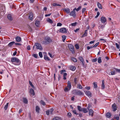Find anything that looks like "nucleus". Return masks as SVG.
I'll return each instance as SVG.
<instances>
[{
	"label": "nucleus",
	"mask_w": 120,
	"mask_h": 120,
	"mask_svg": "<svg viewBox=\"0 0 120 120\" xmlns=\"http://www.w3.org/2000/svg\"><path fill=\"white\" fill-rule=\"evenodd\" d=\"M53 111V109L52 108L50 110V114H52V112Z\"/></svg>",
	"instance_id": "obj_60"
},
{
	"label": "nucleus",
	"mask_w": 120,
	"mask_h": 120,
	"mask_svg": "<svg viewBox=\"0 0 120 120\" xmlns=\"http://www.w3.org/2000/svg\"><path fill=\"white\" fill-rule=\"evenodd\" d=\"M75 47L77 49H78L79 48V47L78 44H76L75 45Z\"/></svg>",
	"instance_id": "obj_49"
},
{
	"label": "nucleus",
	"mask_w": 120,
	"mask_h": 120,
	"mask_svg": "<svg viewBox=\"0 0 120 120\" xmlns=\"http://www.w3.org/2000/svg\"><path fill=\"white\" fill-rule=\"evenodd\" d=\"M100 15V13L99 12H98L97 13V15L95 17V18L98 17Z\"/></svg>",
	"instance_id": "obj_56"
},
{
	"label": "nucleus",
	"mask_w": 120,
	"mask_h": 120,
	"mask_svg": "<svg viewBox=\"0 0 120 120\" xmlns=\"http://www.w3.org/2000/svg\"><path fill=\"white\" fill-rule=\"evenodd\" d=\"M62 37L63 38V41H64L66 39V36L65 35H63L62 36Z\"/></svg>",
	"instance_id": "obj_44"
},
{
	"label": "nucleus",
	"mask_w": 120,
	"mask_h": 120,
	"mask_svg": "<svg viewBox=\"0 0 120 120\" xmlns=\"http://www.w3.org/2000/svg\"><path fill=\"white\" fill-rule=\"evenodd\" d=\"M47 21L50 23H53V22L52 20L50 19L49 18L48 19H47Z\"/></svg>",
	"instance_id": "obj_30"
},
{
	"label": "nucleus",
	"mask_w": 120,
	"mask_h": 120,
	"mask_svg": "<svg viewBox=\"0 0 120 120\" xmlns=\"http://www.w3.org/2000/svg\"><path fill=\"white\" fill-rule=\"evenodd\" d=\"M98 8L100 9H102V7L101 4L99 2H98L97 4Z\"/></svg>",
	"instance_id": "obj_26"
},
{
	"label": "nucleus",
	"mask_w": 120,
	"mask_h": 120,
	"mask_svg": "<svg viewBox=\"0 0 120 120\" xmlns=\"http://www.w3.org/2000/svg\"><path fill=\"white\" fill-rule=\"evenodd\" d=\"M52 120H61V119L59 117H56L53 118Z\"/></svg>",
	"instance_id": "obj_25"
},
{
	"label": "nucleus",
	"mask_w": 120,
	"mask_h": 120,
	"mask_svg": "<svg viewBox=\"0 0 120 120\" xmlns=\"http://www.w3.org/2000/svg\"><path fill=\"white\" fill-rule=\"evenodd\" d=\"M77 22H75L74 23H72L71 24V25L72 26H75L77 24Z\"/></svg>",
	"instance_id": "obj_40"
},
{
	"label": "nucleus",
	"mask_w": 120,
	"mask_h": 120,
	"mask_svg": "<svg viewBox=\"0 0 120 120\" xmlns=\"http://www.w3.org/2000/svg\"><path fill=\"white\" fill-rule=\"evenodd\" d=\"M68 47L69 48L70 50L72 51V53H74V47L71 44H69L68 45Z\"/></svg>",
	"instance_id": "obj_6"
},
{
	"label": "nucleus",
	"mask_w": 120,
	"mask_h": 120,
	"mask_svg": "<svg viewBox=\"0 0 120 120\" xmlns=\"http://www.w3.org/2000/svg\"><path fill=\"white\" fill-rule=\"evenodd\" d=\"M78 58L82 62L84 61V60L83 58L82 57L80 56Z\"/></svg>",
	"instance_id": "obj_34"
},
{
	"label": "nucleus",
	"mask_w": 120,
	"mask_h": 120,
	"mask_svg": "<svg viewBox=\"0 0 120 120\" xmlns=\"http://www.w3.org/2000/svg\"><path fill=\"white\" fill-rule=\"evenodd\" d=\"M70 89L68 88L67 87H66L64 89V90L65 92H67Z\"/></svg>",
	"instance_id": "obj_43"
},
{
	"label": "nucleus",
	"mask_w": 120,
	"mask_h": 120,
	"mask_svg": "<svg viewBox=\"0 0 120 120\" xmlns=\"http://www.w3.org/2000/svg\"><path fill=\"white\" fill-rule=\"evenodd\" d=\"M115 44L117 48L118 49H119L120 48L119 45L117 43H116Z\"/></svg>",
	"instance_id": "obj_52"
},
{
	"label": "nucleus",
	"mask_w": 120,
	"mask_h": 120,
	"mask_svg": "<svg viewBox=\"0 0 120 120\" xmlns=\"http://www.w3.org/2000/svg\"><path fill=\"white\" fill-rule=\"evenodd\" d=\"M67 75V74L66 73H64V75H63V76H64L63 79L64 80H66V76Z\"/></svg>",
	"instance_id": "obj_33"
},
{
	"label": "nucleus",
	"mask_w": 120,
	"mask_h": 120,
	"mask_svg": "<svg viewBox=\"0 0 120 120\" xmlns=\"http://www.w3.org/2000/svg\"><path fill=\"white\" fill-rule=\"evenodd\" d=\"M40 103L42 105H46L45 102L42 100H41L40 101Z\"/></svg>",
	"instance_id": "obj_32"
},
{
	"label": "nucleus",
	"mask_w": 120,
	"mask_h": 120,
	"mask_svg": "<svg viewBox=\"0 0 120 120\" xmlns=\"http://www.w3.org/2000/svg\"><path fill=\"white\" fill-rule=\"evenodd\" d=\"M44 59L46 60L49 61L50 60V59L48 58V57L47 55H45L44 56Z\"/></svg>",
	"instance_id": "obj_31"
},
{
	"label": "nucleus",
	"mask_w": 120,
	"mask_h": 120,
	"mask_svg": "<svg viewBox=\"0 0 120 120\" xmlns=\"http://www.w3.org/2000/svg\"><path fill=\"white\" fill-rule=\"evenodd\" d=\"M67 115L70 117L71 116V114L70 112L68 113Z\"/></svg>",
	"instance_id": "obj_62"
},
{
	"label": "nucleus",
	"mask_w": 120,
	"mask_h": 120,
	"mask_svg": "<svg viewBox=\"0 0 120 120\" xmlns=\"http://www.w3.org/2000/svg\"><path fill=\"white\" fill-rule=\"evenodd\" d=\"M81 111H82L84 113H86L88 112V111L87 109L84 108H82Z\"/></svg>",
	"instance_id": "obj_18"
},
{
	"label": "nucleus",
	"mask_w": 120,
	"mask_h": 120,
	"mask_svg": "<svg viewBox=\"0 0 120 120\" xmlns=\"http://www.w3.org/2000/svg\"><path fill=\"white\" fill-rule=\"evenodd\" d=\"M77 88L80 89H82V87L81 85L80 84H77Z\"/></svg>",
	"instance_id": "obj_28"
},
{
	"label": "nucleus",
	"mask_w": 120,
	"mask_h": 120,
	"mask_svg": "<svg viewBox=\"0 0 120 120\" xmlns=\"http://www.w3.org/2000/svg\"><path fill=\"white\" fill-rule=\"evenodd\" d=\"M70 69L72 71H74L76 69L75 67L73 66H70Z\"/></svg>",
	"instance_id": "obj_15"
},
{
	"label": "nucleus",
	"mask_w": 120,
	"mask_h": 120,
	"mask_svg": "<svg viewBox=\"0 0 120 120\" xmlns=\"http://www.w3.org/2000/svg\"><path fill=\"white\" fill-rule=\"evenodd\" d=\"M73 92L75 93V94L77 95L81 96L83 94V93L80 90H74Z\"/></svg>",
	"instance_id": "obj_4"
},
{
	"label": "nucleus",
	"mask_w": 120,
	"mask_h": 120,
	"mask_svg": "<svg viewBox=\"0 0 120 120\" xmlns=\"http://www.w3.org/2000/svg\"><path fill=\"white\" fill-rule=\"evenodd\" d=\"M59 30L60 32L63 33H66L67 32L66 29L65 28H62L60 29Z\"/></svg>",
	"instance_id": "obj_7"
},
{
	"label": "nucleus",
	"mask_w": 120,
	"mask_h": 120,
	"mask_svg": "<svg viewBox=\"0 0 120 120\" xmlns=\"http://www.w3.org/2000/svg\"><path fill=\"white\" fill-rule=\"evenodd\" d=\"M72 112L73 113H74L75 114H76V115H77L78 114L76 113L75 110H73L72 111Z\"/></svg>",
	"instance_id": "obj_61"
},
{
	"label": "nucleus",
	"mask_w": 120,
	"mask_h": 120,
	"mask_svg": "<svg viewBox=\"0 0 120 120\" xmlns=\"http://www.w3.org/2000/svg\"><path fill=\"white\" fill-rule=\"evenodd\" d=\"M15 43V42L14 41L11 42L8 44V45L9 47H11Z\"/></svg>",
	"instance_id": "obj_20"
},
{
	"label": "nucleus",
	"mask_w": 120,
	"mask_h": 120,
	"mask_svg": "<svg viewBox=\"0 0 120 120\" xmlns=\"http://www.w3.org/2000/svg\"><path fill=\"white\" fill-rule=\"evenodd\" d=\"M77 78H75L74 79V81L75 84H76L77 83Z\"/></svg>",
	"instance_id": "obj_48"
},
{
	"label": "nucleus",
	"mask_w": 120,
	"mask_h": 120,
	"mask_svg": "<svg viewBox=\"0 0 120 120\" xmlns=\"http://www.w3.org/2000/svg\"><path fill=\"white\" fill-rule=\"evenodd\" d=\"M94 111L91 109H90L89 112V115L92 116H93Z\"/></svg>",
	"instance_id": "obj_14"
},
{
	"label": "nucleus",
	"mask_w": 120,
	"mask_h": 120,
	"mask_svg": "<svg viewBox=\"0 0 120 120\" xmlns=\"http://www.w3.org/2000/svg\"><path fill=\"white\" fill-rule=\"evenodd\" d=\"M94 88H96L97 87V82H95L93 83Z\"/></svg>",
	"instance_id": "obj_38"
},
{
	"label": "nucleus",
	"mask_w": 120,
	"mask_h": 120,
	"mask_svg": "<svg viewBox=\"0 0 120 120\" xmlns=\"http://www.w3.org/2000/svg\"><path fill=\"white\" fill-rule=\"evenodd\" d=\"M68 85L67 87L69 89H70L71 87V83L70 81H68Z\"/></svg>",
	"instance_id": "obj_16"
},
{
	"label": "nucleus",
	"mask_w": 120,
	"mask_h": 120,
	"mask_svg": "<svg viewBox=\"0 0 120 120\" xmlns=\"http://www.w3.org/2000/svg\"><path fill=\"white\" fill-rule=\"evenodd\" d=\"M114 69L115 70L116 72L120 73V69H118L117 68H114Z\"/></svg>",
	"instance_id": "obj_37"
},
{
	"label": "nucleus",
	"mask_w": 120,
	"mask_h": 120,
	"mask_svg": "<svg viewBox=\"0 0 120 120\" xmlns=\"http://www.w3.org/2000/svg\"><path fill=\"white\" fill-rule=\"evenodd\" d=\"M105 27V26L104 25H101V26H99L98 27V28L99 30H100L101 29H103Z\"/></svg>",
	"instance_id": "obj_41"
},
{
	"label": "nucleus",
	"mask_w": 120,
	"mask_h": 120,
	"mask_svg": "<svg viewBox=\"0 0 120 120\" xmlns=\"http://www.w3.org/2000/svg\"><path fill=\"white\" fill-rule=\"evenodd\" d=\"M49 112H50V110H47L46 112V114L48 115H49Z\"/></svg>",
	"instance_id": "obj_54"
},
{
	"label": "nucleus",
	"mask_w": 120,
	"mask_h": 120,
	"mask_svg": "<svg viewBox=\"0 0 120 120\" xmlns=\"http://www.w3.org/2000/svg\"><path fill=\"white\" fill-rule=\"evenodd\" d=\"M27 49L29 50H30V48L29 45L27 46Z\"/></svg>",
	"instance_id": "obj_64"
},
{
	"label": "nucleus",
	"mask_w": 120,
	"mask_h": 120,
	"mask_svg": "<svg viewBox=\"0 0 120 120\" xmlns=\"http://www.w3.org/2000/svg\"><path fill=\"white\" fill-rule=\"evenodd\" d=\"M52 5L53 6H60V5L59 4H57L56 3H54L52 4Z\"/></svg>",
	"instance_id": "obj_46"
},
{
	"label": "nucleus",
	"mask_w": 120,
	"mask_h": 120,
	"mask_svg": "<svg viewBox=\"0 0 120 120\" xmlns=\"http://www.w3.org/2000/svg\"><path fill=\"white\" fill-rule=\"evenodd\" d=\"M99 42L97 43L94 45V46H93V47H96L99 44Z\"/></svg>",
	"instance_id": "obj_53"
},
{
	"label": "nucleus",
	"mask_w": 120,
	"mask_h": 120,
	"mask_svg": "<svg viewBox=\"0 0 120 120\" xmlns=\"http://www.w3.org/2000/svg\"><path fill=\"white\" fill-rule=\"evenodd\" d=\"M39 56L41 58H42V57L43 56L42 53L41 52H39Z\"/></svg>",
	"instance_id": "obj_47"
},
{
	"label": "nucleus",
	"mask_w": 120,
	"mask_h": 120,
	"mask_svg": "<svg viewBox=\"0 0 120 120\" xmlns=\"http://www.w3.org/2000/svg\"><path fill=\"white\" fill-rule=\"evenodd\" d=\"M77 108L78 110L80 111H81L82 110V108H81V107L80 106H78L77 107Z\"/></svg>",
	"instance_id": "obj_42"
},
{
	"label": "nucleus",
	"mask_w": 120,
	"mask_h": 120,
	"mask_svg": "<svg viewBox=\"0 0 120 120\" xmlns=\"http://www.w3.org/2000/svg\"><path fill=\"white\" fill-rule=\"evenodd\" d=\"M11 61L12 62H15V63L14 64L16 65H19L20 63L19 60L16 57H13L11 58Z\"/></svg>",
	"instance_id": "obj_1"
},
{
	"label": "nucleus",
	"mask_w": 120,
	"mask_h": 120,
	"mask_svg": "<svg viewBox=\"0 0 120 120\" xmlns=\"http://www.w3.org/2000/svg\"><path fill=\"white\" fill-rule=\"evenodd\" d=\"M97 58H95L93 59L92 60V61L93 62H95L97 61Z\"/></svg>",
	"instance_id": "obj_59"
},
{
	"label": "nucleus",
	"mask_w": 120,
	"mask_h": 120,
	"mask_svg": "<svg viewBox=\"0 0 120 120\" xmlns=\"http://www.w3.org/2000/svg\"><path fill=\"white\" fill-rule=\"evenodd\" d=\"M100 41H103V42L104 43H105L106 42V40L103 38H101L100 39Z\"/></svg>",
	"instance_id": "obj_58"
},
{
	"label": "nucleus",
	"mask_w": 120,
	"mask_h": 120,
	"mask_svg": "<svg viewBox=\"0 0 120 120\" xmlns=\"http://www.w3.org/2000/svg\"><path fill=\"white\" fill-rule=\"evenodd\" d=\"M115 117L117 120H119V117L118 116H115Z\"/></svg>",
	"instance_id": "obj_63"
},
{
	"label": "nucleus",
	"mask_w": 120,
	"mask_h": 120,
	"mask_svg": "<svg viewBox=\"0 0 120 120\" xmlns=\"http://www.w3.org/2000/svg\"><path fill=\"white\" fill-rule=\"evenodd\" d=\"M111 116V113L109 112L107 113L106 114V116L108 118L110 117Z\"/></svg>",
	"instance_id": "obj_29"
},
{
	"label": "nucleus",
	"mask_w": 120,
	"mask_h": 120,
	"mask_svg": "<svg viewBox=\"0 0 120 120\" xmlns=\"http://www.w3.org/2000/svg\"><path fill=\"white\" fill-rule=\"evenodd\" d=\"M70 15L71 16H73L74 18L75 17L76 15L75 14V11L74 9L72 11H71L70 12Z\"/></svg>",
	"instance_id": "obj_8"
},
{
	"label": "nucleus",
	"mask_w": 120,
	"mask_h": 120,
	"mask_svg": "<svg viewBox=\"0 0 120 120\" xmlns=\"http://www.w3.org/2000/svg\"><path fill=\"white\" fill-rule=\"evenodd\" d=\"M23 101L25 104H27L28 103V100L26 98H23Z\"/></svg>",
	"instance_id": "obj_17"
},
{
	"label": "nucleus",
	"mask_w": 120,
	"mask_h": 120,
	"mask_svg": "<svg viewBox=\"0 0 120 120\" xmlns=\"http://www.w3.org/2000/svg\"><path fill=\"white\" fill-rule=\"evenodd\" d=\"M16 41L18 42H19L21 40V38L19 37H16L15 38Z\"/></svg>",
	"instance_id": "obj_13"
},
{
	"label": "nucleus",
	"mask_w": 120,
	"mask_h": 120,
	"mask_svg": "<svg viewBox=\"0 0 120 120\" xmlns=\"http://www.w3.org/2000/svg\"><path fill=\"white\" fill-rule=\"evenodd\" d=\"M33 50L35 51L36 49H39L40 50H42V49L41 45L38 43L35 44L33 47Z\"/></svg>",
	"instance_id": "obj_2"
},
{
	"label": "nucleus",
	"mask_w": 120,
	"mask_h": 120,
	"mask_svg": "<svg viewBox=\"0 0 120 120\" xmlns=\"http://www.w3.org/2000/svg\"><path fill=\"white\" fill-rule=\"evenodd\" d=\"M81 8V6H79V7L77 8H75L74 9L75 10H76V11H79V10H80Z\"/></svg>",
	"instance_id": "obj_27"
},
{
	"label": "nucleus",
	"mask_w": 120,
	"mask_h": 120,
	"mask_svg": "<svg viewBox=\"0 0 120 120\" xmlns=\"http://www.w3.org/2000/svg\"><path fill=\"white\" fill-rule=\"evenodd\" d=\"M29 92L30 94L33 96L35 95V93L34 90L32 88L30 89L29 90Z\"/></svg>",
	"instance_id": "obj_11"
},
{
	"label": "nucleus",
	"mask_w": 120,
	"mask_h": 120,
	"mask_svg": "<svg viewBox=\"0 0 120 120\" xmlns=\"http://www.w3.org/2000/svg\"><path fill=\"white\" fill-rule=\"evenodd\" d=\"M8 104H9V103H7L6 105L4 107V109L5 110H6L7 109L8 107Z\"/></svg>",
	"instance_id": "obj_39"
},
{
	"label": "nucleus",
	"mask_w": 120,
	"mask_h": 120,
	"mask_svg": "<svg viewBox=\"0 0 120 120\" xmlns=\"http://www.w3.org/2000/svg\"><path fill=\"white\" fill-rule=\"evenodd\" d=\"M62 24L60 22L58 23L57 24V26H62Z\"/></svg>",
	"instance_id": "obj_55"
},
{
	"label": "nucleus",
	"mask_w": 120,
	"mask_h": 120,
	"mask_svg": "<svg viewBox=\"0 0 120 120\" xmlns=\"http://www.w3.org/2000/svg\"><path fill=\"white\" fill-rule=\"evenodd\" d=\"M72 60L75 62H76L77 61V60L74 57L72 58Z\"/></svg>",
	"instance_id": "obj_45"
},
{
	"label": "nucleus",
	"mask_w": 120,
	"mask_h": 120,
	"mask_svg": "<svg viewBox=\"0 0 120 120\" xmlns=\"http://www.w3.org/2000/svg\"><path fill=\"white\" fill-rule=\"evenodd\" d=\"M7 17L8 19L11 21L13 19L12 17L11 14H8V15Z\"/></svg>",
	"instance_id": "obj_19"
},
{
	"label": "nucleus",
	"mask_w": 120,
	"mask_h": 120,
	"mask_svg": "<svg viewBox=\"0 0 120 120\" xmlns=\"http://www.w3.org/2000/svg\"><path fill=\"white\" fill-rule=\"evenodd\" d=\"M33 13L31 12L29 13V18L31 20H32L33 19Z\"/></svg>",
	"instance_id": "obj_12"
},
{
	"label": "nucleus",
	"mask_w": 120,
	"mask_h": 120,
	"mask_svg": "<svg viewBox=\"0 0 120 120\" xmlns=\"http://www.w3.org/2000/svg\"><path fill=\"white\" fill-rule=\"evenodd\" d=\"M84 92L85 94L89 97H91L92 96V94L89 91H85Z\"/></svg>",
	"instance_id": "obj_5"
},
{
	"label": "nucleus",
	"mask_w": 120,
	"mask_h": 120,
	"mask_svg": "<svg viewBox=\"0 0 120 120\" xmlns=\"http://www.w3.org/2000/svg\"><path fill=\"white\" fill-rule=\"evenodd\" d=\"M64 11H65L67 13H69L70 12V10H69V9L68 8H64Z\"/></svg>",
	"instance_id": "obj_24"
},
{
	"label": "nucleus",
	"mask_w": 120,
	"mask_h": 120,
	"mask_svg": "<svg viewBox=\"0 0 120 120\" xmlns=\"http://www.w3.org/2000/svg\"><path fill=\"white\" fill-rule=\"evenodd\" d=\"M115 70L114 69L113 71L111 72V75H113L115 74H116V71H115V70Z\"/></svg>",
	"instance_id": "obj_36"
},
{
	"label": "nucleus",
	"mask_w": 120,
	"mask_h": 120,
	"mask_svg": "<svg viewBox=\"0 0 120 120\" xmlns=\"http://www.w3.org/2000/svg\"><path fill=\"white\" fill-rule=\"evenodd\" d=\"M33 56L35 58H38V55L37 54H34L33 55Z\"/></svg>",
	"instance_id": "obj_50"
},
{
	"label": "nucleus",
	"mask_w": 120,
	"mask_h": 120,
	"mask_svg": "<svg viewBox=\"0 0 120 120\" xmlns=\"http://www.w3.org/2000/svg\"><path fill=\"white\" fill-rule=\"evenodd\" d=\"M98 62L99 63H101V58L99 57L98 59Z\"/></svg>",
	"instance_id": "obj_35"
},
{
	"label": "nucleus",
	"mask_w": 120,
	"mask_h": 120,
	"mask_svg": "<svg viewBox=\"0 0 120 120\" xmlns=\"http://www.w3.org/2000/svg\"><path fill=\"white\" fill-rule=\"evenodd\" d=\"M105 81L104 80H103L102 81V84H101V87L102 89H104L105 88V86L104 82Z\"/></svg>",
	"instance_id": "obj_21"
},
{
	"label": "nucleus",
	"mask_w": 120,
	"mask_h": 120,
	"mask_svg": "<svg viewBox=\"0 0 120 120\" xmlns=\"http://www.w3.org/2000/svg\"><path fill=\"white\" fill-rule=\"evenodd\" d=\"M40 109V108L39 106H36V111L38 113H39Z\"/></svg>",
	"instance_id": "obj_22"
},
{
	"label": "nucleus",
	"mask_w": 120,
	"mask_h": 120,
	"mask_svg": "<svg viewBox=\"0 0 120 120\" xmlns=\"http://www.w3.org/2000/svg\"><path fill=\"white\" fill-rule=\"evenodd\" d=\"M112 109L113 111H115L116 110V104L114 103L112 106Z\"/></svg>",
	"instance_id": "obj_10"
},
{
	"label": "nucleus",
	"mask_w": 120,
	"mask_h": 120,
	"mask_svg": "<svg viewBox=\"0 0 120 120\" xmlns=\"http://www.w3.org/2000/svg\"><path fill=\"white\" fill-rule=\"evenodd\" d=\"M40 24V22L38 21H36L35 23V25L37 26L38 27Z\"/></svg>",
	"instance_id": "obj_23"
},
{
	"label": "nucleus",
	"mask_w": 120,
	"mask_h": 120,
	"mask_svg": "<svg viewBox=\"0 0 120 120\" xmlns=\"http://www.w3.org/2000/svg\"><path fill=\"white\" fill-rule=\"evenodd\" d=\"M86 10V8H84L82 9V13H83L85 12Z\"/></svg>",
	"instance_id": "obj_57"
},
{
	"label": "nucleus",
	"mask_w": 120,
	"mask_h": 120,
	"mask_svg": "<svg viewBox=\"0 0 120 120\" xmlns=\"http://www.w3.org/2000/svg\"><path fill=\"white\" fill-rule=\"evenodd\" d=\"M101 22L105 23L106 21V18L102 16L101 18Z\"/></svg>",
	"instance_id": "obj_9"
},
{
	"label": "nucleus",
	"mask_w": 120,
	"mask_h": 120,
	"mask_svg": "<svg viewBox=\"0 0 120 120\" xmlns=\"http://www.w3.org/2000/svg\"><path fill=\"white\" fill-rule=\"evenodd\" d=\"M51 41L52 40L49 37H46L45 38L44 40L42 41V43L44 44H47Z\"/></svg>",
	"instance_id": "obj_3"
},
{
	"label": "nucleus",
	"mask_w": 120,
	"mask_h": 120,
	"mask_svg": "<svg viewBox=\"0 0 120 120\" xmlns=\"http://www.w3.org/2000/svg\"><path fill=\"white\" fill-rule=\"evenodd\" d=\"M85 89L88 90H90V86H86L85 87Z\"/></svg>",
	"instance_id": "obj_51"
}]
</instances>
